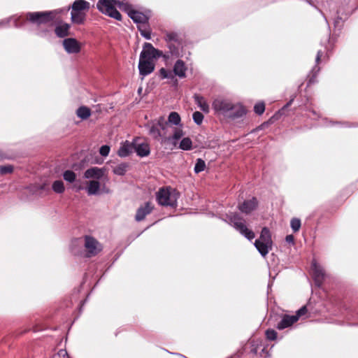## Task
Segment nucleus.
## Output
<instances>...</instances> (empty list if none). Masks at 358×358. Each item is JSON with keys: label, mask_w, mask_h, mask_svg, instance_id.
Returning <instances> with one entry per match:
<instances>
[{"label": "nucleus", "mask_w": 358, "mask_h": 358, "mask_svg": "<svg viewBox=\"0 0 358 358\" xmlns=\"http://www.w3.org/2000/svg\"><path fill=\"white\" fill-rule=\"evenodd\" d=\"M102 244L91 236H85L83 243L79 239L71 241L70 250L73 255L92 258L99 255L103 250Z\"/></svg>", "instance_id": "f257e3e1"}, {"label": "nucleus", "mask_w": 358, "mask_h": 358, "mask_svg": "<svg viewBox=\"0 0 358 358\" xmlns=\"http://www.w3.org/2000/svg\"><path fill=\"white\" fill-rule=\"evenodd\" d=\"M104 175V171L98 167H92L87 169L84 173V178L92 179L86 182L85 189L88 195H97L100 194L101 184L99 181ZM74 187L77 191L84 189V186L80 180L76 181Z\"/></svg>", "instance_id": "f03ea898"}, {"label": "nucleus", "mask_w": 358, "mask_h": 358, "mask_svg": "<svg viewBox=\"0 0 358 358\" xmlns=\"http://www.w3.org/2000/svg\"><path fill=\"white\" fill-rule=\"evenodd\" d=\"M126 7H129L127 3H124L118 0H99L96 3L97 9L103 15L109 16L117 20H122V15L117 8L124 10Z\"/></svg>", "instance_id": "7ed1b4c3"}, {"label": "nucleus", "mask_w": 358, "mask_h": 358, "mask_svg": "<svg viewBox=\"0 0 358 358\" xmlns=\"http://www.w3.org/2000/svg\"><path fill=\"white\" fill-rule=\"evenodd\" d=\"M149 128V134L155 139H161L162 143H171L176 145L177 141L183 136V131L181 128H174L173 136H166V133H161L157 122H153L152 125H148Z\"/></svg>", "instance_id": "20e7f679"}, {"label": "nucleus", "mask_w": 358, "mask_h": 358, "mask_svg": "<svg viewBox=\"0 0 358 358\" xmlns=\"http://www.w3.org/2000/svg\"><path fill=\"white\" fill-rule=\"evenodd\" d=\"M90 2L85 0H76L71 6V22L76 24H84L87 13L90 10Z\"/></svg>", "instance_id": "39448f33"}, {"label": "nucleus", "mask_w": 358, "mask_h": 358, "mask_svg": "<svg viewBox=\"0 0 358 358\" xmlns=\"http://www.w3.org/2000/svg\"><path fill=\"white\" fill-rule=\"evenodd\" d=\"M178 197V193L170 187L161 188L157 193V200L162 206H175Z\"/></svg>", "instance_id": "423d86ee"}, {"label": "nucleus", "mask_w": 358, "mask_h": 358, "mask_svg": "<svg viewBox=\"0 0 358 358\" xmlns=\"http://www.w3.org/2000/svg\"><path fill=\"white\" fill-rule=\"evenodd\" d=\"M230 224L238 231L248 240H252L255 235L254 232L248 229L245 220L237 214H234L229 217Z\"/></svg>", "instance_id": "0eeeda50"}, {"label": "nucleus", "mask_w": 358, "mask_h": 358, "mask_svg": "<svg viewBox=\"0 0 358 358\" xmlns=\"http://www.w3.org/2000/svg\"><path fill=\"white\" fill-rule=\"evenodd\" d=\"M52 12H34L27 13L26 18L32 23L41 24L51 22L53 20Z\"/></svg>", "instance_id": "6e6552de"}, {"label": "nucleus", "mask_w": 358, "mask_h": 358, "mask_svg": "<svg viewBox=\"0 0 358 358\" xmlns=\"http://www.w3.org/2000/svg\"><path fill=\"white\" fill-rule=\"evenodd\" d=\"M162 55L161 52L155 49L150 43H145L140 55V59L153 61Z\"/></svg>", "instance_id": "1a4fd4ad"}, {"label": "nucleus", "mask_w": 358, "mask_h": 358, "mask_svg": "<svg viewBox=\"0 0 358 358\" xmlns=\"http://www.w3.org/2000/svg\"><path fill=\"white\" fill-rule=\"evenodd\" d=\"M232 102L223 99H216L213 103L214 110L223 115H228L232 107Z\"/></svg>", "instance_id": "9d476101"}, {"label": "nucleus", "mask_w": 358, "mask_h": 358, "mask_svg": "<svg viewBox=\"0 0 358 358\" xmlns=\"http://www.w3.org/2000/svg\"><path fill=\"white\" fill-rule=\"evenodd\" d=\"M64 50L69 54L78 53L81 50L80 43L73 38H68L63 41Z\"/></svg>", "instance_id": "9b49d317"}, {"label": "nucleus", "mask_w": 358, "mask_h": 358, "mask_svg": "<svg viewBox=\"0 0 358 358\" xmlns=\"http://www.w3.org/2000/svg\"><path fill=\"white\" fill-rule=\"evenodd\" d=\"M128 15L134 20V22L138 24H145L148 22V17L143 13L131 9V6L126 7L124 9Z\"/></svg>", "instance_id": "f8f14e48"}, {"label": "nucleus", "mask_w": 358, "mask_h": 358, "mask_svg": "<svg viewBox=\"0 0 358 358\" xmlns=\"http://www.w3.org/2000/svg\"><path fill=\"white\" fill-rule=\"evenodd\" d=\"M154 208L153 204L148 201L146 202L143 206H140L135 216V219L136 221L140 222L145 217V216L150 214Z\"/></svg>", "instance_id": "ddd939ff"}, {"label": "nucleus", "mask_w": 358, "mask_h": 358, "mask_svg": "<svg viewBox=\"0 0 358 358\" xmlns=\"http://www.w3.org/2000/svg\"><path fill=\"white\" fill-rule=\"evenodd\" d=\"M138 69L140 74L143 76H145L154 71L155 64L153 61L139 59Z\"/></svg>", "instance_id": "4468645a"}, {"label": "nucleus", "mask_w": 358, "mask_h": 358, "mask_svg": "<svg viewBox=\"0 0 358 358\" xmlns=\"http://www.w3.org/2000/svg\"><path fill=\"white\" fill-rule=\"evenodd\" d=\"M257 204L256 198L253 197L240 204L238 209L243 213L249 214L257 208Z\"/></svg>", "instance_id": "2eb2a0df"}, {"label": "nucleus", "mask_w": 358, "mask_h": 358, "mask_svg": "<svg viewBox=\"0 0 358 358\" xmlns=\"http://www.w3.org/2000/svg\"><path fill=\"white\" fill-rule=\"evenodd\" d=\"M157 125L159 127L161 133L166 132V136H173L174 128H181L180 127H173L169 125V123L166 122L165 118L162 116L158 118Z\"/></svg>", "instance_id": "dca6fc26"}, {"label": "nucleus", "mask_w": 358, "mask_h": 358, "mask_svg": "<svg viewBox=\"0 0 358 358\" xmlns=\"http://www.w3.org/2000/svg\"><path fill=\"white\" fill-rule=\"evenodd\" d=\"M297 322V318L294 315H284L281 320L277 324V329L282 330L287 327H291L293 324Z\"/></svg>", "instance_id": "f3484780"}, {"label": "nucleus", "mask_w": 358, "mask_h": 358, "mask_svg": "<svg viewBox=\"0 0 358 358\" xmlns=\"http://www.w3.org/2000/svg\"><path fill=\"white\" fill-rule=\"evenodd\" d=\"M134 150V143L125 141L122 144L119 150L118 155L121 157H125L129 155Z\"/></svg>", "instance_id": "a211bd4d"}, {"label": "nucleus", "mask_w": 358, "mask_h": 358, "mask_svg": "<svg viewBox=\"0 0 358 358\" xmlns=\"http://www.w3.org/2000/svg\"><path fill=\"white\" fill-rule=\"evenodd\" d=\"M246 110L245 108L240 103H232L231 111L229 116L233 118L240 117L245 115Z\"/></svg>", "instance_id": "6ab92c4d"}, {"label": "nucleus", "mask_w": 358, "mask_h": 358, "mask_svg": "<svg viewBox=\"0 0 358 358\" xmlns=\"http://www.w3.org/2000/svg\"><path fill=\"white\" fill-rule=\"evenodd\" d=\"M255 246L262 257H266L273 248V243L255 242Z\"/></svg>", "instance_id": "aec40b11"}, {"label": "nucleus", "mask_w": 358, "mask_h": 358, "mask_svg": "<svg viewBox=\"0 0 358 358\" xmlns=\"http://www.w3.org/2000/svg\"><path fill=\"white\" fill-rule=\"evenodd\" d=\"M134 151L141 157L148 156L150 152L149 145L146 143H134Z\"/></svg>", "instance_id": "412c9836"}, {"label": "nucleus", "mask_w": 358, "mask_h": 358, "mask_svg": "<svg viewBox=\"0 0 358 358\" xmlns=\"http://www.w3.org/2000/svg\"><path fill=\"white\" fill-rule=\"evenodd\" d=\"M325 270H310V275L313 279L316 286L320 287L325 277Z\"/></svg>", "instance_id": "4be33fe9"}, {"label": "nucleus", "mask_w": 358, "mask_h": 358, "mask_svg": "<svg viewBox=\"0 0 358 358\" xmlns=\"http://www.w3.org/2000/svg\"><path fill=\"white\" fill-rule=\"evenodd\" d=\"M186 71L187 67L185 63L179 59L178 60L173 67V72L176 76H178L180 78H185L186 76Z\"/></svg>", "instance_id": "5701e85b"}, {"label": "nucleus", "mask_w": 358, "mask_h": 358, "mask_svg": "<svg viewBox=\"0 0 358 358\" xmlns=\"http://www.w3.org/2000/svg\"><path fill=\"white\" fill-rule=\"evenodd\" d=\"M71 26L67 23H62L55 28V34L59 38H64L69 35V29Z\"/></svg>", "instance_id": "b1692460"}, {"label": "nucleus", "mask_w": 358, "mask_h": 358, "mask_svg": "<svg viewBox=\"0 0 358 358\" xmlns=\"http://www.w3.org/2000/svg\"><path fill=\"white\" fill-rule=\"evenodd\" d=\"M255 241L273 243L271 233L270 230L267 227L262 228L259 238H257Z\"/></svg>", "instance_id": "393cba45"}, {"label": "nucleus", "mask_w": 358, "mask_h": 358, "mask_svg": "<svg viewBox=\"0 0 358 358\" xmlns=\"http://www.w3.org/2000/svg\"><path fill=\"white\" fill-rule=\"evenodd\" d=\"M194 99L196 103L198 105V106L202 111H203L206 113H208L209 112V106L206 102V99L203 96L199 94H195L194 96Z\"/></svg>", "instance_id": "a878e982"}, {"label": "nucleus", "mask_w": 358, "mask_h": 358, "mask_svg": "<svg viewBox=\"0 0 358 358\" xmlns=\"http://www.w3.org/2000/svg\"><path fill=\"white\" fill-rule=\"evenodd\" d=\"M181 119L179 114L176 112H171L168 117L167 123L169 125H174L175 127L180 126L182 128V125L180 124Z\"/></svg>", "instance_id": "bb28decb"}, {"label": "nucleus", "mask_w": 358, "mask_h": 358, "mask_svg": "<svg viewBox=\"0 0 358 358\" xmlns=\"http://www.w3.org/2000/svg\"><path fill=\"white\" fill-rule=\"evenodd\" d=\"M76 114L80 118L85 120L90 116L91 111L89 108L81 106L77 110Z\"/></svg>", "instance_id": "cd10ccee"}, {"label": "nucleus", "mask_w": 358, "mask_h": 358, "mask_svg": "<svg viewBox=\"0 0 358 358\" xmlns=\"http://www.w3.org/2000/svg\"><path fill=\"white\" fill-rule=\"evenodd\" d=\"M127 167H128V166L127 164L122 163V164L117 165L115 167H114L113 169V171L116 175L123 176L125 174Z\"/></svg>", "instance_id": "c85d7f7f"}, {"label": "nucleus", "mask_w": 358, "mask_h": 358, "mask_svg": "<svg viewBox=\"0 0 358 358\" xmlns=\"http://www.w3.org/2000/svg\"><path fill=\"white\" fill-rule=\"evenodd\" d=\"M179 47H180V43L176 41V43H170L169 44V48L170 49V52L171 54V55L173 56H175V57H179L180 56V50H179Z\"/></svg>", "instance_id": "c756f323"}, {"label": "nucleus", "mask_w": 358, "mask_h": 358, "mask_svg": "<svg viewBox=\"0 0 358 358\" xmlns=\"http://www.w3.org/2000/svg\"><path fill=\"white\" fill-rule=\"evenodd\" d=\"M192 142L189 138H184L180 143L179 148L183 150H189L192 149Z\"/></svg>", "instance_id": "7c9ffc66"}, {"label": "nucleus", "mask_w": 358, "mask_h": 358, "mask_svg": "<svg viewBox=\"0 0 358 358\" xmlns=\"http://www.w3.org/2000/svg\"><path fill=\"white\" fill-rule=\"evenodd\" d=\"M52 189L55 192L61 194L65 190L64 182L62 180H56L52 184Z\"/></svg>", "instance_id": "2f4dec72"}, {"label": "nucleus", "mask_w": 358, "mask_h": 358, "mask_svg": "<svg viewBox=\"0 0 358 358\" xmlns=\"http://www.w3.org/2000/svg\"><path fill=\"white\" fill-rule=\"evenodd\" d=\"M63 178L66 182L71 183L76 181V175L73 171L68 170L64 172Z\"/></svg>", "instance_id": "473e14b6"}, {"label": "nucleus", "mask_w": 358, "mask_h": 358, "mask_svg": "<svg viewBox=\"0 0 358 358\" xmlns=\"http://www.w3.org/2000/svg\"><path fill=\"white\" fill-rule=\"evenodd\" d=\"M206 168V163L205 162L201 159H198L196 160L195 166H194V171L198 173L203 171H204Z\"/></svg>", "instance_id": "72a5a7b5"}, {"label": "nucleus", "mask_w": 358, "mask_h": 358, "mask_svg": "<svg viewBox=\"0 0 358 358\" xmlns=\"http://www.w3.org/2000/svg\"><path fill=\"white\" fill-rule=\"evenodd\" d=\"M291 227L294 232L298 231L301 227V221L299 219L293 218L291 220Z\"/></svg>", "instance_id": "f704fd0d"}, {"label": "nucleus", "mask_w": 358, "mask_h": 358, "mask_svg": "<svg viewBox=\"0 0 358 358\" xmlns=\"http://www.w3.org/2000/svg\"><path fill=\"white\" fill-rule=\"evenodd\" d=\"M193 120L194 122L197 124H201L203 120V115L199 111H196L193 113Z\"/></svg>", "instance_id": "c9c22d12"}, {"label": "nucleus", "mask_w": 358, "mask_h": 358, "mask_svg": "<svg viewBox=\"0 0 358 358\" xmlns=\"http://www.w3.org/2000/svg\"><path fill=\"white\" fill-rule=\"evenodd\" d=\"M265 334L269 341H274L277 338V332L274 329H267Z\"/></svg>", "instance_id": "e433bc0d"}, {"label": "nucleus", "mask_w": 358, "mask_h": 358, "mask_svg": "<svg viewBox=\"0 0 358 358\" xmlns=\"http://www.w3.org/2000/svg\"><path fill=\"white\" fill-rule=\"evenodd\" d=\"M255 112L258 115H262L265 110V105L263 102L255 104L254 107Z\"/></svg>", "instance_id": "4c0bfd02"}, {"label": "nucleus", "mask_w": 358, "mask_h": 358, "mask_svg": "<svg viewBox=\"0 0 358 358\" xmlns=\"http://www.w3.org/2000/svg\"><path fill=\"white\" fill-rule=\"evenodd\" d=\"M308 312V309H307V307L306 306H302L301 308H299L296 312V314L294 315V317H296L297 318V321L299 320V319L306 315Z\"/></svg>", "instance_id": "58836bf2"}, {"label": "nucleus", "mask_w": 358, "mask_h": 358, "mask_svg": "<svg viewBox=\"0 0 358 358\" xmlns=\"http://www.w3.org/2000/svg\"><path fill=\"white\" fill-rule=\"evenodd\" d=\"M13 171V167L11 165L1 166H0V173L3 175L10 173Z\"/></svg>", "instance_id": "ea45409f"}, {"label": "nucleus", "mask_w": 358, "mask_h": 358, "mask_svg": "<svg viewBox=\"0 0 358 358\" xmlns=\"http://www.w3.org/2000/svg\"><path fill=\"white\" fill-rule=\"evenodd\" d=\"M110 152V147L108 145H103L100 148L99 152L101 155L106 157L108 155Z\"/></svg>", "instance_id": "a19ab883"}, {"label": "nucleus", "mask_w": 358, "mask_h": 358, "mask_svg": "<svg viewBox=\"0 0 358 358\" xmlns=\"http://www.w3.org/2000/svg\"><path fill=\"white\" fill-rule=\"evenodd\" d=\"M168 40L169 41V43H176L177 41V35L176 34H173V33H171V34H167L166 36Z\"/></svg>", "instance_id": "79ce46f5"}, {"label": "nucleus", "mask_w": 358, "mask_h": 358, "mask_svg": "<svg viewBox=\"0 0 358 358\" xmlns=\"http://www.w3.org/2000/svg\"><path fill=\"white\" fill-rule=\"evenodd\" d=\"M139 30L141 31V34L147 39H150V32L148 31H144V30H142L140 27H139Z\"/></svg>", "instance_id": "37998d69"}, {"label": "nucleus", "mask_w": 358, "mask_h": 358, "mask_svg": "<svg viewBox=\"0 0 358 358\" xmlns=\"http://www.w3.org/2000/svg\"><path fill=\"white\" fill-rule=\"evenodd\" d=\"M260 356L264 357H268L270 356V355H269L268 352L266 350V349L265 348H264L262 349Z\"/></svg>", "instance_id": "c03bdc74"}, {"label": "nucleus", "mask_w": 358, "mask_h": 358, "mask_svg": "<svg viewBox=\"0 0 358 358\" xmlns=\"http://www.w3.org/2000/svg\"><path fill=\"white\" fill-rule=\"evenodd\" d=\"M58 355L59 357H69V355H68V352H66V350H60L59 352H58Z\"/></svg>", "instance_id": "a18cd8bd"}, {"label": "nucleus", "mask_w": 358, "mask_h": 358, "mask_svg": "<svg viewBox=\"0 0 358 358\" xmlns=\"http://www.w3.org/2000/svg\"><path fill=\"white\" fill-rule=\"evenodd\" d=\"M285 240L288 243H294V236L292 235L287 236Z\"/></svg>", "instance_id": "49530a36"}, {"label": "nucleus", "mask_w": 358, "mask_h": 358, "mask_svg": "<svg viewBox=\"0 0 358 358\" xmlns=\"http://www.w3.org/2000/svg\"><path fill=\"white\" fill-rule=\"evenodd\" d=\"M160 72H161V74L163 76L164 78H169V74L167 73L166 71L164 69H162L160 70Z\"/></svg>", "instance_id": "de8ad7c7"}, {"label": "nucleus", "mask_w": 358, "mask_h": 358, "mask_svg": "<svg viewBox=\"0 0 358 358\" xmlns=\"http://www.w3.org/2000/svg\"><path fill=\"white\" fill-rule=\"evenodd\" d=\"M250 351L252 354L257 355L258 353V347H254V345H252V348Z\"/></svg>", "instance_id": "09e8293b"}, {"label": "nucleus", "mask_w": 358, "mask_h": 358, "mask_svg": "<svg viewBox=\"0 0 358 358\" xmlns=\"http://www.w3.org/2000/svg\"><path fill=\"white\" fill-rule=\"evenodd\" d=\"M88 297H89V294L87 296V298H86L85 300H83V301H81V303H80V310H81V309H82L83 306H84V304H85V303H86V301H87Z\"/></svg>", "instance_id": "8fccbe9b"}, {"label": "nucleus", "mask_w": 358, "mask_h": 358, "mask_svg": "<svg viewBox=\"0 0 358 358\" xmlns=\"http://www.w3.org/2000/svg\"><path fill=\"white\" fill-rule=\"evenodd\" d=\"M321 56H322V52H321V51H319L317 52V57H316L317 62H318L320 61Z\"/></svg>", "instance_id": "3c124183"}, {"label": "nucleus", "mask_w": 358, "mask_h": 358, "mask_svg": "<svg viewBox=\"0 0 358 358\" xmlns=\"http://www.w3.org/2000/svg\"><path fill=\"white\" fill-rule=\"evenodd\" d=\"M88 273H85L83 278V283H85L87 282V278Z\"/></svg>", "instance_id": "603ef678"}, {"label": "nucleus", "mask_w": 358, "mask_h": 358, "mask_svg": "<svg viewBox=\"0 0 358 358\" xmlns=\"http://www.w3.org/2000/svg\"><path fill=\"white\" fill-rule=\"evenodd\" d=\"M268 275H269V277H271V272H269Z\"/></svg>", "instance_id": "864d4df0"}]
</instances>
